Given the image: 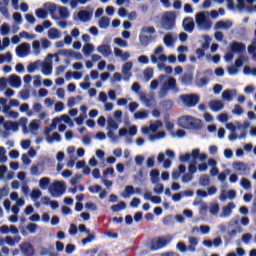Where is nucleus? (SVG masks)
<instances>
[{"mask_svg": "<svg viewBox=\"0 0 256 256\" xmlns=\"http://www.w3.org/2000/svg\"><path fill=\"white\" fill-rule=\"evenodd\" d=\"M41 195H42L41 190H32L31 192L32 199H39Z\"/></svg>", "mask_w": 256, "mask_h": 256, "instance_id": "64", "label": "nucleus"}, {"mask_svg": "<svg viewBox=\"0 0 256 256\" xmlns=\"http://www.w3.org/2000/svg\"><path fill=\"white\" fill-rule=\"evenodd\" d=\"M153 39H155V37H153V36H148V35H140L139 36L140 44L143 47H147V45H149V43H151L153 41Z\"/></svg>", "mask_w": 256, "mask_h": 256, "instance_id": "19", "label": "nucleus"}, {"mask_svg": "<svg viewBox=\"0 0 256 256\" xmlns=\"http://www.w3.org/2000/svg\"><path fill=\"white\" fill-rule=\"evenodd\" d=\"M32 48L34 50L35 55H39V53H41V42H39V40L33 41Z\"/></svg>", "mask_w": 256, "mask_h": 256, "instance_id": "36", "label": "nucleus"}, {"mask_svg": "<svg viewBox=\"0 0 256 256\" xmlns=\"http://www.w3.org/2000/svg\"><path fill=\"white\" fill-rule=\"evenodd\" d=\"M150 177H151V183H159V170H151L150 172Z\"/></svg>", "mask_w": 256, "mask_h": 256, "instance_id": "29", "label": "nucleus"}, {"mask_svg": "<svg viewBox=\"0 0 256 256\" xmlns=\"http://www.w3.org/2000/svg\"><path fill=\"white\" fill-rule=\"evenodd\" d=\"M191 157H193V156L189 153L181 154L179 156V161H180V163H187V161H189L191 159Z\"/></svg>", "mask_w": 256, "mask_h": 256, "instance_id": "51", "label": "nucleus"}, {"mask_svg": "<svg viewBox=\"0 0 256 256\" xmlns=\"http://www.w3.org/2000/svg\"><path fill=\"white\" fill-rule=\"evenodd\" d=\"M135 193V188L132 185H128L125 187L124 192L122 193V197L124 199H129Z\"/></svg>", "mask_w": 256, "mask_h": 256, "instance_id": "20", "label": "nucleus"}, {"mask_svg": "<svg viewBox=\"0 0 256 256\" xmlns=\"http://www.w3.org/2000/svg\"><path fill=\"white\" fill-rule=\"evenodd\" d=\"M108 129H113L114 131H117L119 129V124L113 118L108 119Z\"/></svg>", "mask_w": 256, "mask_h": 256, "instance_id": "42", "label": "nucleus"}, {"mask_svg": "<svg viewBox=\"0 0 256 256\" xmlns=\"http://www.w3.org/2000/svg\"><path fill=\"white\" fill-rule=\"evenodd\" d=\"M178 125L183 129H201V120L194 118L193 116H182L178 119Z\"/></svg>", "mask_w": 256, "mask_h": 256, "instance_id": "2", "label": "nucleus"}, {"mask_svg": "<svg viewBox=\"0 0 256 256\" xmlns=\"http://www.w3.org/2000/svg\"><path fill=\"white\" fill-rule=\"evenodd\" d=\"M211 215H217L219 213V204L214 203L210 206Z\"/></svg>", "mask_w": 256, "mask_h": 256, "instance_id": "54", "label": "nucleus"}, {"mask_svg": "<svg viewBox=\"0 0 256 256\" xmlns=\"http://www.w3.org/2000/svg\"><path fill=\"white\" fill-rule=\"evenodd\" d=\"M232 53H243L245 51V44L239 42H232L230 45Z\"/></svg>", "mask_w": 256, "mask_h": 256, "instance_id": "17", "label": "nucleus"}, {"mask_svg": "<svg viewBox=\"0 0 256 256\" xmlns=\"http://www.w3.org/2000/svg\"><path fill=\"white\" fill-rule=\"evenodd\" d=\"M5 129L9 130L12 129V131H19V123L17 122H6L4 124Z\"/></svg>", "mask_w": 256, "mask_h": 256, "instance_id": "27", "label": "nucleus"}, {"mask_svg": "<svg viewBox=\"0 0 256 256\" xmlns=\"http://www.w3.org/2000/svg\"><path fill=\"white\" fill-rule=\"evenodd\" d=\"M125 207H127V204L124 201H121L118 204L111 206V209L114 213H119V211H123Z\"/></svg>", "mask_w": 256, "mask_h": 256, "instance_id": "22", "label": "nucleus"}, {"mask_svg": "<svg viewBox=\"0 0 256 256\" xmlns=\"http://www.w3.org/2000/svg\"><path fill=\"white\" fill-rule=\"evenodd\" d=\"M97 51H98V53H100V55H103V57H109V55H111V53H113V51L111 50V46H109L107 44L98 46Z\"/></svg>", "mask_w": 256, "mask_h": 256, "instance_id": "16", "label": "nucleus"}, {"mask_svg": "<svg viewBox=\"0 0 256 256\" xmlns=\"http://www.w3.org/2000/svg\"><path fill=\"white\" fill-rule=\"evenodd\" d=\"M48 37L50 39H59V37H61V34H59V30H57V28H51L48 31Z\"/></svg>", "mask_w": 256, "mask_h": 256, "instance_id": "28", "label": "nucleus"}, {"mask_svg": "<svg viewBox=\"0 0 256 256\" xmlns=\"http://www.w3.org/2000/svg\"><path fill=\"white\" fill-rule=\"evenodd\" d=\"M164 44L166 47H171L173 45V36L171 34H166L164 36Z\"/></svg>", "mask_w": 256, "mask_h": 256, "instance_id": "43", "label": "nucleus"}, {"mask_svg": "<svg viewBox=\"0 0 256 256\" xmlns=\"http://www.w3.org/2000/svg\"><path fill=\"white\" fill-rule=\"evenodd\" d=\"M49 183H51L50 178H47V177L41 178L39 181L40 189H45L46 187H49Z\"/></svg>", "mask_w": 256, "mask_h": 256, "instance_id": "34", "label": "nucleus"}, {"mask_svg": "<svg viewBox=\"0 0 256 256\" xmlns=\"http://www.w3.org/2000/svg\"><path fill=\"white\" fill-rule=\"evenodd\" d=\"M182 27L187 33H193V31H195V21L193 20V17L184 18Z\"/></svg>", "mask_w": 256, "mask_h": 256, "instance_id": "7", "label": "nucleus"}, {"mask_svg": "<svg viewBox=\"0 0 256 256\" xmlns=\"http://www.w3.org/2000/svg\"><path fill=\"white\" fill-rule=\"evenodd\" d=\"M40 42L42 49H49V47H51V41L47 38H41Z\"/></svg>", "mask_w": 256, "mask_h": 256, "instance_id": "50", "label": "nucleus"}, {"mask_svg": "<svg viewBox=\"0 0 256 256\" xmlns=\"http://www.w3.org/2000/svg\"><path fill=\"white\" fill-rule=\"evenodd\" d=\"M161 106L165 109V111H171V109H173V101L164 100L161 102Z\"/></svg>", "mask_w": 256, "mask_h": 256, "instance_id": "33", "label": "nucleus"}, {"mask_svg": "<svg viewBox=\"0 0 256 256\" xmlns=\"http://www.w3.org/2000/svg\"><path fill=\"white\" fill-rule=\"evenodd\" d=\"M248 53H250V55H255V53H256V41L252 42V44L250 46H248Z\"/></svg>", "mask_w": 256, "mask_h": 256, "instance_id": "62", "label": "nucleus"}, {"mask_svg": "<svg viewBox=\"0 0 256 256\" xmlns=\"http://www.w3.org/2000/svg\"><path fill=\"white\" fill-rule=\"evenodd\" d=\"M109 23H110V20L107 16H103L99 22H98V25L100 27V29H107V27H109Z\"/></svg>", "mask_w": 256, "mask_h": 256, "instance_id": "25", "label": "nucleus"}, {"mask_svg": "<svg viewBox=\"0 0 256 256\" xmlns=\"http://www.w3.org/2000/svg\"><path fill=\"white\" fill-rule=\"evenodd\" d=\"M39 67V62H32L27 66L28 73H35V70Z\"/></svg>", "mask_w": 256, "mask_h": 256, "instance_id": "45", "label": "nucleus"}, {"mask_svg": "<svg viewBox=\"0 0 256 256\" xmlns=\"http://www.w3.org/2000/svg\"><path fill=\"white\" fill-rule=\"evenodd\" d=\"M233 209H235V203H228V205L223 207V215L225 217H227V215H231V211H233Z\"/></svg>", "mask_w": 256, "mask_h": 256, "instance_id": "23", "label": "nucleus"}, {"mask_svg": "<svg viewBox=\"0 0 256 256\" xmlns=\"http://www.w3.org/2000/svg\"><path fill=\"white\" fill-rule=\"evenodd\" d=\"M20 249L24 256H33L35 255V249L31 243L26 242L20 245Z\"/></svg>", "mask_w": 256, "mask_h": 256, "instance_id": "9", "label": "nucleus"}, {"mask_svg": "<svg viewBox=\"0 0 256 256\" xmlns=\"http://www.w3.org/2000/svg\"><path fill=\"white\" fill-rule=\"evenodd\" d=\"M131 69H133V63H131V62H126L122 66V72L124 75H127V73H129V71H131Z\"/></svg>", "mask_w": 256, "mask_h": 256, "instance_id": "44", "label": "nucleus"}, {"mask_svg": "<svg viewBox=\"0 0 256 256\" xmlns=\"http://www.w3.org/2000/svg\"><path fill=\"white\" fill-rule=\"evenodd\" d=\"M142 33H149L150 35H153L156 33L155 27L150 26V27H143L142 28Z\"/></svg>", "mask_w": 256, "mask_h": 256, "instance_id": "58", "label": "nucleus"}, {"mask_svg": "<svg viewBox=\"0 0 256 256\" xmlns=\"http://www.w3.org/2000/svg\"><path fill=\"white\" fill-rule=\"evenodd\" d=\"M83 178V175L76 174L74 178L70 180L71 185H77L79 183V180Z\"/></svg>", "mask_w": 256, "mask_h": 256, "instance_id": "61", "label": "nucleus"}, {"mask_svg": "<svg viewBox=\"0 0 256 256\" xmlns=\"http://www.w3.org/2000/svg\"><path fill=\"white\" fill-rule=\"evenodd\" d=\"M85 207L88 211H97V204L93 202H87Z\"/></svg>", "mask_w": 256, "mask_h": 256, "instance_id": "57", "label": "nucleus"}, {"mask_svg": "<svg viewBox=\"0 0 256 256\" xmlns=\"http://www.w3.org/2000/svg\"><path fill=\"white\" fill-rule=\"evenodd\" d=\"M75 251V245L74 244H68L66 245L65 252L67 255H71Z\"/></svg>", "mask_w": 256, "mask_h": 256, "instance_id": "63", "label": "nucleus"}, {"mask_svg": "<svg viewBox=\"0 0 256 256\" xmlns=\"http://www.w3.org/2000/svg\"><path fill=\"white\" fill-rule=\"evenodd\" d=\"M59 55H63L64 57H73L74 51L69 49L59 50Z\"/></svg>", "mask_w": 256, "mask_h": 256, "instance_id": "49", "label": "nucleus"}, {"mask_svg": "<svg viewBox=\"0 0 256 256\" xmlns=\"http://www.w3.org/2000/svg\"><path fill=\"white\" fill-rule=\"evenodd\" d=\"M221 97H237V90L232 89V90H225Z\"/></svg>", "mask_w": 256, "mask_h": 256, "instance_id": "40", "label": "nucleus"}, {"mask_svg": "<svg viewBox=\"0 0 256 256\" xmlns=\"http://www.w3.org/2000/svg\"><path fill=\"white\" fill-rule=\"evenodd\" d=\"M140 99L145 107H148L149 109H155V107H157V100H155V97H140Z\"/></svg>", "mask_w": 256, "mask_h": 256, "instance_id": "11", "label": "nucleus"}, {"mask_svg": "<svg viewBox=\"0 0 256 256\" xmlns=\"http://www.w3.org/2000/svg\"><path fill=\"white\" fill-rule=\"evenodd\" d=\"M39 226L37 225V224H35V223H30V224H28L27 226H26V229H27V231H29V233H35L36 231H37V228H38Z\"/></svg>", "mask_w": 256, "mask_h": 256, "instance_id": "55", "label": "nucleus"}, {"mask_svg": "<svg viewBox=\"0 0 256 256\" xmlns=\"http://www.w3.org/2000/svg\"><path fill=\"white\" fill-rule=\"evenodd\" d=\"M233 168L236 169V171H247V166L243 162H234Z\"/></svg>", "mask_w": 256, "mask_h": 256, "instance_id": "32", "label": "nucleus"}, {"mask_svg": "<svg viewBox=\"0 0 256 256\" xmlns=\"http://www.w3.org/2000/svg\"><path fill=\"white\" fill-rule=\"evenodd\" d=\"M175 21H177V14L174 11H167L162 15L160 25L164 31H173L175 29Z\"/></svg>", "mask_w": 256, "mask_h": 256, "instance_id": "1", "label": "nucleus"}, {"mask_svg": "<svg viewBox=\"0 0 256 256\" xmlns=\"http://www.w3.org/2000/svg\"><path fill=\"white\" fill-rule=\"evenodd\" d=\"M49 193L52 195V197H61L65 191H67V186L65 185V182L61 181H55L49 188Z\"/></svg>", "mask_w": 256, "mask_h": 256, "instance_id": "4", "label": "nucleus"}, {"mask_svg": "<svg viewBox=\"0 0 256 256\" xmlns=\"http://www.w3.org/2000/svg\"><path fill=\"white\" fill-rule=\"evenodd\" d=\"M20 37H25V39H28V41H31L33 39H36L37 35L29 34V32L23 31V32L20 33Z\"/></svg>", "mask_w": 256, "mask_h": 256, "instance_id": "47", "label": "nucleus"}, {"mask_svg": "<svg viewBox=\"0 0 256 256\" xmlns=\"http://www.w3.org/2000/svg\"><path fill=\"white\" fill-rule=\"evenodd\" d=\"M149 117V114L146 111H138L134 114V119H147Z\"/></svg>", "mask_w": 256, "mask_h": 256, "instance_id": "39", "label": "nucleus"}, {"mask_svg": "<svg viewBox=\"0 0 256 256\" xmlns=\"http://www.w3.org/2000/svg\"><path fill=\"white\" fill-rule=\"evenodd\" d=\"M8 81L10 87H13L14 89H19V87H21V77H19L17 74L10 75Z\"/></svg>", "mask_w": 256, "mask_h": 256, "instance_id": "10", "label": "nucleus"}, {"mask_svg": "<svg viewBox=\"0 0 256 256\" xmlns=\"http://www.w3.org/2000/svg\"><path fill=\"white\" fill-rule=\"evenodd\" d=\"M210 183H211V180L209 179V175L204 174L200 176L199 184L202 185V187H208Z\"/></svg>", "mask_w": 256, "mask_h": 256, "instance_id": "26", "label": "nucleus"}, {"mask_svg": "<svg viewBox=\"0 0 256 256\" xmlns=\"http://www.w3.org/2000/svg\"><path fill=\"white\" fill-rule=\"evenodd\" d=\"M215 27L217 29H229V27H231V24L228 25L226 22L221 20V21L216 22Z\"/></svg>", "mask_w": 256, "mask_h": 256, "instance_id": "46", "label": "nucleus"}, {"mask_svg": "<svg viewBox=\"0 0 256 256\" xmlns=\"http://www.w3.org/2000/svg\"><path fill=\"white\" fill-rule=\"evenodd\" d=\"M92 17H93V12H89L87 10H80L78 12V19H80L82 23H87V21H91Z\"/></svg>", "mask_w": 256, "mask_h": 256, "instance_id": "14", "label": "nucleus"}, {"mask_svg": "<svg viewBox=\"0 0 256 256\" xmlns=\"http://www.w3.org/2000/svg\"><path fill=\"white\" fill-rule=\"evenodd\" d=\"M181 100L186 107H195L199 103V97H181Z\"/></svg>", "mask_w": 256, "mask_h": 256, "instance_id": "13", "label": "nucleus"}, {"mask_svg": "<svg viewBox=\"0 0 256 256\" xmlns=\"http://www.w3.org/2000/svg\"><path fill=\"white\" fill-rule=\"evenodd\" d=\"M191 156H192L193 161H197V159H199V161L207 160V154H205V153L201 154V150L199 148L193 149Z\"/></svg>", "mask_w": 256, "mask_h": 256, "instance_id": "15", "label": "nucleus"}, {"mask_svg": "<svg viewBox=\"0 0 256 256\" xmlns=\"http://www.w3.org/2000/svg\"><path fill=\"white\" fill-rule=\"evenodd\" d=\"M59 15H60L61 19H68L69 10L67 9V7H60L59 8Z\"/></svg>", "mask_w": 256, "mask_h": 256, "instance_id": "37", "label": "nucleus"}, {"mask_svg": "<svg viewBox=\"0 0 256 256\" xmlns=\"http://www.w3.org/2000/svg\"><path fill=\"white\" fill-rule=\"evenodd\" d=\"M209 107L212 111L217 113L218 111H222L223 107H225V104H223V101L221 100H211L209 102Z\"/></svg>", "mask_w": 256, "mask_h": 256, "instance_id": "12", "label": "nucleus"}, {"mask_svg": "<svg viewBox=\"0 0 256 256\" xmlns=\"http://www.w3.org/2000/svg\"><path fill=\"white\" fill-rule=\"evenodd\" d=\"M36 16L38 17V19H47V10L38 9L36 11Z\"/></svg>", "mask_w": 256, "mask_h": 256, "instance_id": "48", "label": "nucleus"}, {"mask_svg": "<svg viewBox=\"0 0 256 256\" xmlns=\"http://www.w3.org/2000/svg\"><path fill=\"white\" fill-rule=\"evenodd\" d=\"M180 81L184 85H191L193 83V72H185L181 76Z\"/></svg>", "mask_w": 256, "mask_h": 256, "instance_id": "18", "label": "nucleus"}, {"mask_svg": "<svg viewBox=\"0 0 256 256\" xmlns=\"http://www.w3.org/2000/svg\"><path fill=\"white\" fill-rule=\"evenodd\" d=\"M241 185L244 189H251V181H249L247 178H242Z\"/></svg>", "mask_w": 256, "mask_h": 256, "instance_id": "56", "label": "nucleus"}, {"mask_svg": "<svg viewBox=\"0 0 256 256\" xmlns=\"http://www.w3.org/2000/svg\"><path fill=\"white\" fill-rule=\"evenodd\" d=\"M196 23L199 27H204V29H211V21L205 15V12H200L196 15Z\"/></svg>", "mask_w": 256, "mask_h": 256, "instance_id": "6", "label": "nucleus"}, {"mask_svg": "<svg viewBox=\"0 0 256 256\" xmlns=\"http://www.w3.org/2000/svg\"><path fill=\"white\" fill-rule=\"evenodd\" d=\"M95 47L93 44H85L83 46V53L84 55H91L92 51H94Z\"/></svg>", "mask_w": 256, "mask_h": 256, "instance_id": "38", "label": "nucleus"}, {"mask_svg": "<svg viewBox=\"0 0 256 256\" xmlns=\"http://www.w3.org/2000/svg\"><path fill=\"white\" fill-rule=\"evenodd\" d=\"M30 51L31 45H29V43H23L20 46L16 47V55H18V57H25L29 55Z\"/></svg>", "mask_w": 256, "mask_h": 256, "instance_id": "8", "label": "nucleus"}, {"mask_svg": "<svg viewBox=\"0 0 256 256\" xmlns=\"http://www.w3.org/2000/svg\"><path fill=\"white\" fill-rule=\"evenodd\" d=\"M189 181H193V175L190 174V173H185V174L182 176V182H183V183H189Z\"/></svg>", "mask_w": 256, "mask_h": 256, "instance_id": "59", "label": "nucleus"}, {"mask_svg": "<svg viewBox=\"0 0 256 256\" xmlns=\"http://www.w3.org/2000/svg\"><path fill=\"white\" fill-rule=\"evenodd\" d=\"M53 141H58V142L61 141V135L57 132H54L52 134V137H50V136L47 137L48 143H53Z\"/></svg>", "mask_w": 256, "mask_h": 256, "instance_id": "41", "label": "nucleus"}, {"mask_svg": "<svg viewBox=\"0 0 256 256\" xmlns=\"http://www.w3.org/2000/svg\"><path fill=\"white\" fill-rule=\"evenodd\" d=\"M114 43L118 45V47H127V41L123 40V38H115Z\"/></svg>", "mask_w": 256, "mask_h": 256, "instance_id": "52", "label": "nucleus"}, {"mask_svg": "<svg viewBox=\"0 0 256 256\" xmlns=\"http://www.w3.org/2000/svg\"><path fill=\"white\" fill-rule=\"evenodd\" d=\"M144 79H146V81L153 79V68L148 67L144 70Z\"/></svg>", "mask_w": 256, "mask_h": 256, "instance_id": "31", "label": "nucleus"}, {"mask_svg": "<svg viewBox=\"0 0 256 256\" xmlns=\"http://www.w3.org/2000/svg\"><path fill=\"white\" fill-rule=\"evenodd\" d=\"M52 72H53V65H51V63L49 62H44L42 64L43 75H51Z\"/></svg>", "mask_w": 256, "mask_h": 256, "instance_id": "21", "label": "nucleus"}, {"mask_svg": "<svg viewBox=\"0 0 256 256\" xmlns=\"http://www.w3.org/2000/svg\"><path fill=\"white\" fill-rule=\"evenodd\" d=\"M9 31H11V28L7 23H4L0 27V34L5 37V35H9Z\"/></svg>", "mask_w": 256, "mask_h": 256, "instance_id": "35", "label": "nucleus"}, {"mask_svg": "<svg viewBox=\"0 0 256 256\" xmlns=\"http://www.w3.org/2000/svg\"><path fill=\"white\" fill-rule=\"evenodd\" d=\"M173 241V237L168 235L165 237H159L157 239H152L150 242V251H159V249H163Z\"/></svg>", "mask_w": 256, "mask_h": 256, "instance_id": "3", "label": "nucleus"}, {"mask_svg": "<svg viewBox=\"0 0 256 256\" xmlns=\"http://www.w3.org/2000/svg\"><path fill=\"white\" fill-rule=\"evenodd\" d=\"M95 239V234H91V232L88 234V237L82 239V245H87V243H91Z\"/></svg>", "mask_w": 256, "mask_h": 256, "instance_id": "53", "label": "nucleus"}, {"mask_svg": "<svg viewBox=\"0 0 256 256\" xmlns=\"http://www.w3.org/2000/svg\"><path fill=\"white\" fill-rule=\"evenodd\" d=\"M0 105H2L4 113H9V111L11 109V104L10 105L7 104V98L1 97L0 98Z\"/></svg>", "mask_w": 256, "mask_h": 256, "instance_id": "30", "label": "nucleus"}, {"mask_svg": "<svg viewBox=\"0 0 256 256\" xmlns=\"http://www.w3.org/2000/svg\"><path fill=\"white\" fill-rule=\"evenodd\" d=\"M169 91L173 93H179V88L177 87V80L175 78H169L168 81L164 82L160 93L161 95H167Z\"/></svg>", "mask_w": 256, "mask_h": 256, "instance_id": "5", "label": "nucleus"}, {"mask_svg": "<svg viewBox=\"0 0 256 256\" xmlns=\"http://www.w3.org/2000/svg\"><path fill=\"white\" fill-rule=\"evenodd\" d=\"M0 13L6 18L9 19V9H7V6H0Z\"/></svg>", "mask_w": 256, "mask_h": 256, "instance_id": "60", "label": "nucleus"}, {"mask_svg": "<svg viewBox=\"0 0 256 256\" xmlns=\"http://www.w3.org/2000/svg\"><path fill=\"white\" fill-rule=\"evenodd\" d=\"M44 9L49 11L51 15H55V11H57V5L51 3V2H46L44 4Z\"/></svg>", "mask_w": 256, "mask_h": 256, "instance_id": "24", "label": "nucleus"}]
</instances>
